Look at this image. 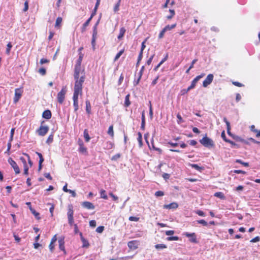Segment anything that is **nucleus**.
Wrapping results in <instances>:
<instances>
[{"label":"nucleus","mask_w":260,"mask_h":260,"mask_svg":"<svg viewBox=\"0 0 260 260\" xmlns=\"http://www.w3.org/2000/svg\"><path fill=\"white\" fill-rule=\"evenodd\" d=\"M83 49V47H80L78 49L79 58L76 62L74 68V78L75 80V85L73 100L74 111L75 112L79 109L78 98L79 95H82L83 84L85 80V69L83 67L81 66L82 61L84 56V54L82 53Z\"/></svg>","instance_id":"nucleus-1"},{"label":"nucleus","mask_w":260,"mask_h":260,"mask_svg":"<svg viewBox=\"0 0 260 260\" xmlns=\"http://www.w3.org/2000/svg\"><path fill=\"white\" fill-rule=\"evenodd\" d=\"M200 143L205 147L211 148L215 146L214 141L206 135L202 139L200 140Z\"/></svg>","instance_id":"nucleus-2"},{"label":"nucleus","mask_w":260,"mask_h":260,"mask_svg":"<svg viewBox=\"0 0 260 260\" xmlns=\"http://www.w3.org/2000/svg\"><path fill=\"white\" fill-rule=\"evenodd\" d=\"M67 89L66 86L62 87L61 90L57 93V100L58 103L60 105L62 104L66 97Z\"/></svg>","instance_id":"nucleus-3"},{"label":"nucleus","mask_w":260,"mask_h":260,"mask_svg":"<svg viewBox=\"0 0 260 260\" xmlns=\"http://www.w3.org/2000/svg\"><path fill=\"white\" fill-rule=\"evenodd\" d=\"M205 74L204 73H202L200 75L197 76L191 82L190 85L187 88L185 92H187L190 89H193L196 85L197 83L199 81V80L203 78Z\"/></svg>","instance_id":"nucleus-4"},{"label":"nucleus","mask_w":260,"mask_h":260,"mask_svg":"<svg viewBox=\"0 0 260 260\" xmlns=\"http://www.w3.org/2000/svg\"><path fill=\"white\" fill-rule=\"evenodd\" d=\"M23 93V90L21 88H18L15 89V94L13 99V102L16 104L21 98Z\"/></svg>","instance_id":"nucleus-5"},{"label":"nucleus","mask_w":260,"mask_h":260,"mask_svg":"<svg viewBox=\"0 0 260 260\" xmlns=\"http://www.w3.org/2000/svg\"><path fill=\"white\" fill-rule=\"evenodd\" d=\"M44 123V121L41 122V125L40 127L37 129V132L38 135L41 136H45L49 131V127L48 126L43 125L42 124Z\"/></svg>","instance_id":"nucleus-6"},{"label":"nucleus","mask_w":260,"mask_h":260,"mask_svg":"<svg viewBox=\"0 0 260 260\" xmlns=\"http://www.w3.org/2000/svg\"><path fill=\"white\" fill-rule=\"evenodd\" d=\"M140 245V241L132 240L127 243V246L130 250H135L138 248Z\"/></svg>","instance_id":"nucleus-7"},{"label":"nucleus","mask_w":260,"mask_h":260,"mask_svg":"<svg viewBox=\"0 0 260 260\" xmlns=\"http://www.w3.org/2000/svg\"><path fill=\"white\" fill-rule=\"evenodd\" d=\"M183 236L189 238V241L191 243H197L198 242L197 235L195 233H189L185 232L183 234Z\"/></svg>","instance_id":"nucleus-8"},{"label":"nucleus","mask_w":260,"mask_h":260,"mask_svg":"<svg viewBox=\"0 0 260 260\" xmlns=\"http://www.w3.org/2000/svg\"><path fill=\"white\" fill-rule=\"evenodd\" d=\"M8 162L11 165V166L14 169L15 173L16 174H18L20 173V171L19 169V168L18 166L17 165V163L11 158H9Z\"/></svg>","instance_id":"nucleus-9"},{"label":"nucleus","mask_w":260,"mask_h":260,"mask_svg":"<svg viewBox=\"0 0 260 260\" xmlns=\"http://www.w3.org/2000/svg\"><path fill=\"white\" fill-rule=\"evenodd\" d=\"M97 25L98 23L95 24L93 28V34L92 36L91 44L93 49H95V41L97 37L98 31H97Z\"/></svg>","instance_id":"nucleus-10"},{"label":"nucleus","mask_w":260,"mask_h":260,"mask_svg":"<svg viewBox=\"0 0 260 260\" xmlns=\"http://www.w3.org/2000/svg\"><path fill=\"white\" fill-rule=\"evenodd\" d=\"M214 76L212 74H209L203 82V86L204 87H207L213 80Z\"/></svg>","instance_id":"nucleus-11"},{"label":"nucleus","mask_w":260,"mask_h":260,"mask_svg":"<svg viewBox=\"0 0 260 260\" xmlns=\"http://www.w3.org/2000/svg\"><path fill=\"white\" fill-rule=\"evenodd\" d=\"M58 242L59 249L63 252V253L64 255H66L67 251L66 250L65 246H64V237H60L58 239Z\"/></svg>","instance_id":"nucleus-12"},{"label":"nucleus","mask_w":260,"mask_h":260,"mask_svg":"<svg viewBox=\"0 0 260 260\" xmlns=\"http://www.w3.org/2000/svg\"><path fill=\"white\" fill-rule=\"evenodd\" d=\"M78 144L79 145V152L84 154H87V148L84 146L82 140H79Z\"/></svg>","instance_id":"nucleus-13"},{"label":"nucleus","mask_w":260,"mask_h":260,"mask_svg":"<svg viewBox=\"0 0 260 260\" xmlns=\"http://www.w3.org/2000/svg\"><path fill=\"white\" fill-rule=\"evenodd\" d=\"M178 207V205L176 202H173L169 204L164 205V208L167 209H177Z\"/></svg>","instance_id":"nucleus-14"},{"label":"nucleus","mask_w":260,"mask_h":260,"mask_svg":"<svg viewBox=\"0 0 260 260\" xmlns=\"http://www.w3.org/2000/svg\"><path fill=\"white\" fill-rule=\"evenodd\" d=\"M82 205L84 208H85L87 209H94V206L93 204L89 202L86 201L83 202L82 203Z\"/></svg>","instance_id":"nucleus-15"},{"label":"nucleus","mask_w":260,"mask_h":260,"mask_svg":"<svg viewBox=\"0 0 260 260\" xmlns=\"http://www.w3.org/2000/svg\"><path fill=\"white\" fill-rule=\"evenodd\" d=\"M79 234L80 236L81 240L82 242V247L86 248L88 247L89 246V243L88 241L83 237L82 233L81 232H80Z\"/></svg>","instance_id":"nucleus-16"},{"label":"nucleus","mask_w":260,"mask_h":260,"mask_svg":"<svg viewBox=\"0 0 260 260\" xmlns=\"http://www.w3.org/2000/svg\"><path fill=\"white\" fill-rule=\"evenodd\" d=\"M36 154L38 155V156L39 157L38 170H39V171H40L42 168V163L44 161V159L42 154L41 153L36 152Z\"/></svg>","instance_id":"nucleus-17"},{"label":"nucleus","mask_w":260,"mask_h":260,"mask_svg":"<svg viewBox=\"0 0 260 260\" xmlns=\"http://www.w3.org/2000/svg\"><path fill=\"white\" fill-rule=\"evenodd\" d=\"M223 121L226 123V129H227V133L229 136L234 137L231 132V125L230 122L227 120L226 117L223 118Z\"/></svg>","instance_id":"nucleus-18"},{"label":"nucleus","mask_w":260,"mask_h":260,"mask_svg":"<svg viewBox=\"0 0 260 260\" xmlns=\"http://www.w3.org/2000/svg\"><path fill=\"white\" fill-rule=\"evenodd\" d=\"M52 116L51 112L49 110H46L44 111L42 114V116L43 118L46 119H49L51 118Z\"/></svg>","instance_id":"nucleus-19"},{"label":"nucleus","mask_w":260,"mask_h":260,"mask_svg":"<svg viewBox=\"0 0 260 260\" xmlns=\"http://www.w3.org/2000/svg\"><path fill=\"white\" fill-rule=\"evenodd\" d=\"M84 138L86 142H88L90 140V137L88 134V131L87 129H85L83 133Z\"/></svg>","instance_id":"nucleus-20"},{"label":"nucleus","mask_w":260,"mask_h":260,"mask_svg":"<svg viewBox=\"0 0 260 260\" xmlns=\"http://www.w3.org/2000/svg\"><path fill=\"white\" fill-rule=\"evenodd\" d=\"M126 31V30L124 27H121L119 30V34L117 37V38L119 40H121L124 36V34Z\"/></svg>","instance_id":"nucleus-21"},{"label":"nucleus","mask_w":260,"mask_h":260,"mask_svg":"<svg viewBox=\"0 0 260 260\" xmlns=\"http://www.w3.org/2000/svg\"><path fill=\"white\" fill-rule=\"evenodd\" d=\"M62 21V19L60 17H58L56 18L55 24V27L58 28H59L61 26V24Z\"/></svg>","instance_id":"nucleus-22"},{"label":"nucleus","mask_w":260,"mask_h":260,"mask_svg":"<svg viewBox=\"0 0 260 260\" xmlns=\"http://www.w3.org/2000/svg\"><path fill=\"white\" fill-rule=\"evenodd\" d=\"M214 196L221 200H224L225 199L224 193L222 192H216L214 193Z\"/></svg>","instance_id":"nucleus-23"},{"label":"nucleus","mask_w":260,"mask_h":260,"mask_svg":"<svg viewBox=\"0 0 260 260\" xmlns=\"http://www.w3.org/2000/svg\"><path fill=\"white\" fill-rule=\"evenodd\" d=\"M129 94H127L125 98V102H124V106L125 107H128L131 105V102L129 101Z\"/></svg>","instance_id":"nucleus-24"},{"label":"nucleus","mask_w":260,"mask_h":260,"mask_svg":"<svg viewBox=\"0 0 260 260\" xmlns=\"http://www.w3.org/2000/svg\"><path fill=\"white\" fill-rule=\"evenodd\" d=\"M86 111L88 114H90V113H91V105H90V102L88 100L86 101Z\"/></svg>","instance_id":"nucleus-25"},{"label":"nucleus","mask_w":260,"mask_h":260,"mask_svg":"<svg viewBox=\"0 0 260 260\" xmlns=\"http://www.w3.org/2000/svg\"><path fill=\"white\" fill-rule=\"evenodd\" d=\"M29 209L31 213L35 215L36 218L38 219L40 218L39 213L36 212L35 209H34L31 207L29 208Z\"/></svg>","instance_id":"nucleus-26"},{"label":"nucleus","mask_w":260,"mask_h":260,"mask_svg":"<svg viewBox=\"0 0 260 260\" xmlns=\"http://www.w3.org/2000/svg\"><path fill=\"white\" fill-rule=\"evenodd\" d=\"M124 51L125 50L123 48L122 50H121L118 53H117L114 57V61H116V60H117L120 57V56L124 53Z\"/></svg>","instance_id":"nucleus-27"},{"label":"nucleus","mask_w":260,"mask_h":260,"mask_svg":"<svg viewBox=\"0 0 260 260\" xmlns=\"http://www.w3.org/2000/svg\"><path fill=\"white\" fill-rule=\"evenodd\" d=\"M101 198L105 200L108 199V197L106 194V192L104 189H101L100 191Z\"/></svg>","instance_id":"nucleus-28"},{"label":"nucleus","mask_w":260,"mask_h":260,"mask_svg":"<svg viewBox=\"0 0 260 260\" xmlns=\"http://www.w3.org/2000/svg\"><path fill=\"white\" fill-rule=\"evenodd\" d=\"M176 26V23H174L171 25H167L164 28V29L166 30V31H167L168 30H171V29L174 28Z\"/></svg>","instance_id":"nucleus-29"},{"label":"nucleus","mask_w":260,"mask_h":260,"mask_svg":"<svg viewBox=\"0 0 260 260\" xmlns=\"http://www.w3.org/2000/svg\"><path fill=\"white\" fill-rule=\"evenodd\" d=\"M138 137L137 138V140L139 142V146H140V147H142V146L143 145L142 134L140 132H138Z\"/></svg>","instance_id":"nucleus-30"},{"label":"nucleus","mask_w":260,"mask_h":260,"mask_svg":"<svg viewBox=\"0 0 260 260\" xmlns=\"http://www.w3.org/2000/svg\"><path fill=\"white\" fill-rule=\"evenodd\" d=\"M107 133L112 138L114 137L113 126L112 125L109 127Z\"/></svg>","instance_id":"nucleus-31"},{"label":"nucleus","mask_w":260,"mask_h":260,"mask_svg":"<svg viewBox=\"0 0 260 260\" xmlns=\"http://www.w3.org/2000/svg\"><path fill=\"white\" fill-rule=\"evenodd\" d=\"M121 1V0H118V1L117 3V4L114 7L113 10H114V12L116 13V12H118L119 10V6L120 5Z\"/></svg>","instance_id":"nucleus-32"},{"label":"nucleus","mask_w":260,"mask_h":260,"mask_svg":"<svg viewBox=\"0 0 260 260\" xmlns=\"http://www.w3.org/2000/svg\"><path fill=\"white\" fill-rule=\"evenodd\" d=\"M12 47V45L11 42H9L7 45V48L6 50V53L7 54L9 55L11 49Z\"/></svg>","instance_id":"nucleus-33"},{"label":"nucleus","mask_w":260,"mask_h":260,"mask_svg":"<svg viewBox=\"0 0 260 260\" xmlns=\"http://www.w3.org/2000/svg\"><path fill=\"white\" fill-rule=\"evenodd\" d=\"M144 66H142L141 69V70L140 71V72H139V78L138 79L137 82H136V85H137L139 83V81L141 78V77L142 76V74H143V71H144Z\"/></svg>","instance_id":"nucleus-34"},{"label":"nucleus","mask_w":260,"mask_h":260,"mask_svg":"<svg viewBox=\"0 0 260 260\" xmlns=\"http://www.w3.org/2000/svg\"><path fill=\"white\" fill-rule=\"evenodd\" d=\"M169 12L170 13V15H168L167 17V18L169 20L171 19L174 16V15L175 14V12L174 10L170 9Z\"/></svg>","instance_id":"nucleus-35"},{"label":"nucleus","mask_w":260,"mask_h":260,"mask_svg":"<svg viewBox=\"0 0 260 260\" xmlns=\"http://www.w3.org/2000/svg\"><path fill=\"white\" fill-rule=\"evenodd\" d=\"M189 166L199 171L203 170V168L199 166L197 164H189Z\"/></svg>","instance_id":"nucleus-36"},{"label":"nucleus","mask_w":260,"mask_h":260,"mask_svg":"<svg viewBox=\"0 0 260 260\" xmlns=\"http://www.w3.org/2000/svg\"><path fill=\"white\" fill-rule=\"evenodd\" d=\"M155 247L157 249H165L167 248V246L164 244H158L155 245Z\"/></svg>","instance_id":"nucleus-37"},{"label":"nucleus","mask_w":260,"mask_h":260,"mask_svg":"<svg viewBox=\"0 0 260 260\" xmlns=\"http://www.w3.org/2000/svg\"><path fill=\"white\" fill-rule=\"evenodd\" d=\"M236 162L242 165L243 166H244V167H248L249 166L248 162H243L241 159H236Z\"/></svg>","instance_id":"nucleus-38"},{"label":"nucleus","mask_w":260,"mask_h":260,"mask_svg":"<svg viewBox=\"0 0 260 260\" xmlns=\"http://www.w3.org/2000/svg\"><path fill=\"white\" fill-rule=\"evenodd\" d=\"M53 135L51 134V135H50L47 140H46V143L48 144L51 143L52 142H53Z\"/></svg>","instance_id":"nucleus-39"},{"label":"nucleus","mask_w":260,"mask_h":260,"mask_svg":"<svg viewBox=\"0 0 260 260\" xmlns=\"http://www.w3.org/2000/svg\"><path fill=\"white\" fill-rule=\"evenodd\" d=\"M179 239L178 236H172L168 237L167 238L168 241H177Z\"/></svg>","instance_id":"nucleus-40"},{"label":"nucleus","mask_w":260,"mask_h":260,"mask_svg":"<svg viewBox=\"0 0 260 260\" xmlns=\"http://www.w3.org/2000/svg\"><path fill=\"white\" fill-rule=\"evenodd\" d=\"M89 24L86 23V22L83 24L81 28V30L82 32H84L86 30V27L88 26Z\"/></svg>","instance_id":"nucleus-41"},{"label":"nucleus","mask_w":260,"mask_h":260,"mask_svg":"<svg viewBox=\"0 0 260 260\" xmlns=\"http://www.w3.org/2000/svg\"><path fill=\"white\" fill-rule=\"evenodd\" d=\"M49 248L51 252H53L55 248V243H52L50 242L49 245Z\"/></svg>","instance_id":"nucleus-42"},{"label":"nucleus","mask_w":260,"mask_h":260,"mask_svg":"<svg viewBox=\"0 0 260 260\" xmlns=\"http://www.w3.org/2000/svg\"><path fill=\"white\" fill-rule=\"evenodd\" d=\"M68 218L69 224L71 226L73 225V223H74V216H68Z\"/></svg>","instance_id":"nucleus-43"},{"label":"nucleus","mask_w":260,"mask_h":260,"mask_svg":"<svg viewBox=\"0 0 260 260\" xmlns=\"http://www.w3.org/2000/svg\"><path fill=\"white\" fill-rule=\"evenodd\" d=\"M177 123L178 124H181L182 123V122H183V119L181 116V115L180 114H178L177 115Z\"/></svg>","instance_id":"nucleus-44"},{"label":"nucleus","mask_w":260,"mask_h":260,"mask_svg":"<svg viewBox=\"0 0 260 260\" xmlns=\"http://www.w3.org/2000/svg\"><path fill=\"white\" fill-rule=\"evenodd\" d=\"M121 157V154L120 153H117L114 155H113L112 158H111V160H114V161H116L117 160V159H118L120 157Z\"/></svg>","instance_id":"nucleus-45"},{"label":"nucleus","mask_w":260,"mask_h":260,"mask_svg":"<svg viewBox=\"0 0 260 260\" xmlns=\"http://www.w3.org/2000/svg\"><path fill=\"white\" fill-rule=\"evenodd\" d=\"M15 129V128H12L11 129L10 137V139H9L10 142H12L13 141Z\"/></svg>","instance_id":"nucleus-46"},{"label":"nucleus","mask_w":260,"mask_h":260,"mask_svg":"<svg viewBox=\"0 0 260 260\" xmlns=\"http://www.w3.org/2000/svg\"><path fill=\"white\" fill-rule=\"evenodd\" d=\"M104 230V226H99L96 229V232L98 233H102Z\"/></svg>","instance_id":"nucleus-47"},{"label":"nucleus","mask_w":260,"mask_h":260,"mask_svg":"<svg viewBox=\"0 0 260 260\" xmlns=\"http://www.w3.org/2000/svg\"><path fill=\"white\" fill-rule=\"evenodd\" d=\"M38 72L42 75H45L46 73V69L44 68H40L39 71H38Z\"/></svg>","instance_id":"nucleus-48"},{"label":"nucleus","mask_w":260,"mask_h":260,"mask_svg":"<svg viewBox=\"0 0 260 260\" xmlns=\"http://www.w3.org/2000/svg\"><path fill=\"white\" fill-rule=\"evenodd\" d=\"M74 215V211L73 210L72 207L69 208L68 211V216H71Z\"/></svg>","instance_id":"nucleus-49"},{"label":"nucleus","mask_w":260,"mask_h":260,"mask_svg":"<svg viewBox=\"0 0 260 260\" xmlns=\"http://www.w3.org/2000/svg\"><path fill=\"white\" fill-rule=\"evenodd\" d=\"M140 218L135 216H130L128 218L129 220L131 221H138Z\"/></svg>","instance_id":"nucleus-50"},{"label":"nucleus","mask_w":260,"mask_h":260,"mask_svg":"<svg viewBox=\"0 0 260 260\" xmlns=\"http://www.w3.org/2000/svg\"><path fill=\"white\" fill-rule=\"evenodd\" d=\"M198 223L203 224L204 226H207L208 223L204 219H201L197 221Z\"/></svg>","instance_id":"nucleus-51"},{"label":"nucleus","mask_w":260,"mask_h":260,"mask_svg":"<svg viewBox=\"0 0 260 260\" xmlns=\"http://www.w3.org/2000/svg\"><path fill=\"white\" fill-rule=\"evenodd\" d=\"M164 195V193L162 191H157L155 193V196L156 197H162Z\"/></svg>","instance_id":"nucleus-52"},{"label":"nucleus","mask_w":260,"mask_h":260,"mask_svg":"<svg viewBox=\"0 0 260 260\" xmlns=\"http://www.w3.org/2000/svg\"><path fill=\"white\" fill-rule=\"evenodd\" d=\"M260 241V237L259 236H256L255 238L252 239L250 240V242L251 243H255L257 242Z\"/></svg>","instance_id":"nucleus-53"},{"label":"nucleus","mask_w":260,"mask_h":260,"mask_svg":"<svg viewBox=\"0 0 260 260\" xmlns=\"http://www.w3.org/2000/svg\"><path fill=\"white\" fill-rule=\"evenodd\" d=\"M48 62H49V60L46 58H42L40 61V63L41 64H43L44 63H47Z\"/></svg>","instance_id":"nucleus-54"},{"label":"nucleus","mask_w":260,"mask_h":260,"mask_svg":"<svg viewBox=\"0 0 260 260\" xmlns=\"http://www.w3.org/2000/svg\"><path fill=\"white\" fill-rule=\"evenodd\" d=\"M221 138H222V139L225 141V142H227V141H228L229 139H228L226 137V136H225V132L224 131H222V133H221Z\"/></svg>","instance_id":"nucleus-55"},{"label":"nucleus","mask_w":260,"mask_h":260,"mask_svg":"<svg viewBox=\"0 0 260 260\" xmlns=\"http://www.w3.org/2000/svg\"><path fill=\"white\" fill-rule=\"evenodd\" d=\"M28 9V1H25L24 3V7L23 9L24 12H26Z\"/></svg>","instance_id":"nucleus-56"},{"label":"nucleus","mask_w":260,"mask_h":260,"mask_svg":"<svg viewBox=\"0 0 260 260\" xmlns=\"http://www.w3.org/2000/svg\"><path fill=\"white\" fill-rule=\"evenodd\" d=\"M226 142L230 143L233 147H236L237 148L239 147V146L237 144H236L235 142H234L233 141H232L229 139L228 140V141H227Z\"/></svg>","instance_id":"nucleus-57"},{"label":"nucleus","mask_w":260,"mask_h":260,"mask_svg":"<svg viewBox=\"0 0 260 260\" xmlns=\"http://www.w3.org/2000/svg\"><path fill=\"white\" fill-rule=\"evenodd\" d=\"M154 54H153L152 55L150 58L147 60V61H146V64L148 66H149L151 63V62H152V60L154 57Z\"/></svg>","instance_id":"nucleus-58"},{"label":"nucleus","mask_w":260,"mask_h":260,"mask_svg":"<svg viewBox=\"0 0 260 260\" xmlns=\"http://www.w3.org/2000/svg\"><path fill=\"white\" fill-rule=\"evenodd\" d=\"M166 30L163 28L161 31L160 32L159 35H158V38L159 39H161L164 37V34L166 32Z\"/></svg>","instance_id":"nucleus-59"},{"label":"nucleus","mask_w":260,"mask_h":260,"mask_svg":"<svg viewBox=\"0 0 260 260\" xmlns=\"http://www.w3.org/2000/svg\"><path fill=\"white\" fill-rule=\"evenodd\" d=\"M196 213L200 216H205V214L204 213V212L202 211V210H197L196 212Z\"/></svg>","instance_id":"nucleus-60"},{"label":"nucleus","mask_w":260,"mask_h":260,"mask_svg":"<svg viewBox=\"0 0 260 260\" xmlns=\"http://www.w3.org/2000/svg\"><path fill=\"white\" fill-rule=\"evenodd\" d=\"M233 138L236 140L237 141H238V142H244L245 141L241 138L240 137H238V136H234L233 137Z\"/></svg>","instance_id":"nucleus-61"},{"label":"nucleus","mask_w":260,"mask_h":260,"mask_svg":"<svg viewBox=\"0 0 260 260\" xmlns=\"http://www.w3.org/2000/svg\"><path fill=\"white\" fill-rule=\"evenodd\" d=\"M232 83H233V85H235V86H236L237 87H242V86H243V85L242 83H240L239 82H237V81H234V82H232Z\"/></svg>","instance_id":"nucleus-62"},{"label":"nucleus","mask_w":260,"mask_h":260,"mask_svg":"<svg viewBox=\"0 0 260 260\" xmlns=\"http://www.w3.org/2000/svg\"><path fill=\"white\" fill-rule=\"evenodd\" d=\"M234 172L236 174H245L246 172L244 171L241 170H235L234 171Z\"/></svg>","instance_id":"nucleus-63"},{"label":"nucleus","mask_w":260,"mask_h":260,"mask_svg":"<svg viewBox=\"0 0 260 260\" xmlns=\"http://www.w3.org/2000/svg\"><path fill=\"white\" fill-rule=\"evenodd\" d=\"M109 195L110 197H111L113 198V200L115 201H116L118 200V198L114 195L112 192H110Z\"/></svg>","instance_id":"nucleus-64"}]
</instances>
